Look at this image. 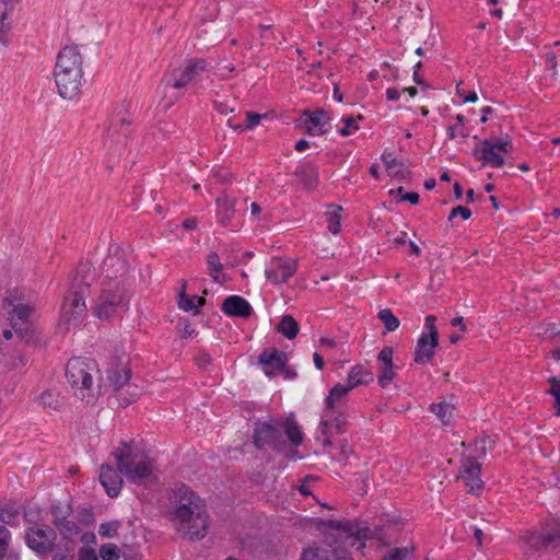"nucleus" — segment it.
<instances>
[{"label": "nucleus", "mask_w": 560, "mask_h": 560, "mask_svg": "<svg viewBox=\"0 0 560 560\" xmlns=\"http://www.w3.org/2000/svg\"><path fill=\"white\" fill-rule=\"evenodd\" d=\"M100 293L92 305V313L98 319L119 316L129 307V295L125 284L128 265L119 254L108 255L103 260Z\"/></svg>", "instance_id": "obj_1"}, {"label": "nucleus", "mask_w": 560, "mask_h": 560, "mask_svg": "<svg viewBox=\"0 0 560 560\" xmlns=\"http://www.w3.org/2000/svg\"><path fill=\"white\" fill-rule=\"evenodd\" d=\"M172 503L177 530L188 539L205 537L209 522L202 500L186 486H180L173 491Z\"/></svg>", "instance_id": "obj_2"}, {"label": "nucleus", "mask_w": 560, "mask_h": 560, "mask_svg": "<svg viewBox=\"0 0 560 560\" xmlns=\"http://www.w3.org/2000/svg\"><path fill=\"white\" fill-rule=\"evenodd\" d=\"M54 79L58 94L65 100L75 98L83 84V57L77 46H66L57 55Z\"/></svg>", "instance_id": "obj_3"}, {"label": "nucleus", "mask_w": 560, "mask_h": 560, "mask_svg": "<svg viewBox=\"0 0 560 560\" xmlns=\"http://www.w3.org/2000/svg\"><path fill=\"white\" fill-rule=\"evenodd\" d=\"M120 474L132 483L143 485L154 478V460L141 453L133 444L125 442L113 452Z\"/></svg>", "instance_id": "obj_4"}, {"label": "nucleus", "mask_w": 560, "mask_h": 560, "mask_svg": "<svg viewBox=\"0 0 560 560\" xmlns=\"http://www.w3.org/2000/svg\"><path fill=\"white\" fill-rule=\"evenodd\" d=\"M98 372L97 364L90 358H72L66 366V377L77 398L93 404L100 395V386L94 385L93 376Z\"/></svg>", "instance_id": "obj_5"}, {"label": "nucleus", "mask_w": 560, "mask_h": 560, "mask_svg": "<svg viewBox=\"0 0 560 560\" xmlns=\"http://www.w3.org/2000/svg\"><path fill=\"white\" fill-rule=\"evenodd\" d=\"M89 269L90 268L84 265L75 271L71 281L70 290L62 303V317L68 323H73L74 325L82 322L88 312L85 296L90 292V284L92 280V276L86 273Z\"/></svg>", "instance_id": "obj_6"}, {"label": "nucleus", "mask_w": 560, "mask_h": 560, "mask_svg": "<svg viewBox=\"0 0 560 560\" xmlns=\"http://www.w3.org/2000/svg\"><path fill=\"white\" fill-rule=\"evenodd\" d=\"M491 441L489 438L481 439L475 443V454L462 458L459 478L464 481L467 491L478 494L483 488V481L480 477L481 457L487 453V446Z\"/></svg>", "instance_id": "obj_7"}, {"label": "nucleus", "mask_w": 560, "mask_h": 560, "mask_svg": "<svg viewBox=\"0 0 560 560\" xmlns=\"http://www.w3.org/2000/svg\"><path fill=\"white\" fill-rule=\"evenodd\" d=\"M316 528L323 534H328L331 530L345 534V538L349 540L348 545L355 547L359 551L364 549L365 540L371 538L369 527L350 521L322 520L317 522Z\"/></svg>", "instance_id": "obj_8"}, {"label": "nucleus", "mask_w": 560, "mask_h": 560, "mask_svg": "<svg viewBox=\"0 0 560 560\" xmlns=\"http://www.w3.org/2000/svg\"><path fill=\"white\" fill-rule=\"evenodd\" d=\"M513 151V145L510 139L506 137L498 141L491 139H485L480 147L472 150V154L479 161H482L485 165L491 167H502L505 163L503 154H510Z\"/></svg>", "instance_id": "obj_9"}, {"label": "nucleus", "mask_w": 560, "mask_h": 560, "mask_svg": "<svg viewBox=\"0 0 560 560\" xmlns=\"http://www.w3.org/2000/svg\"><path fill=\"white\" fill-rule=\"evenodd\" d=\"M253 439L255 446L259 450L265 446H270L273 450H280L282 446L280 424L275 420L269 422H257Z\"/></svg>", "instance_id": "obj_10"}, {"label": "nucleus", "mask_w": 560, "mask_h": 560, "mask_svg": "<svg viewBox=\"0 0 560 560\" xmlns=\"http://www.w3.org/2000/svg\"><path fill=\"white\" fill-rule=\"evenodd\" d=\"M298 266V259L275 257L268 264L265 275L270 282L282 284L296 272Z\"/></svg>", "instance_id": "obj_11"}, {"label": "nucleus", "mask_w": 560, "mask_h": 560, "mask_svg": "<svg viewBox=\"0 0 560 560\" xmlns=\"http://www.w3.org/2000/svg\"><path fill=\"white\" fill-rule=\"evenodd\" d=\"M206 66L207 63L202 59L190 60L184 69L174 71L172 74L173 78L164 82V91H168L171 89H182L186 86L188 83L196 80V78L206 70Z\"/></svg>", "instance_id": "obj_12"}, {"label": "nucleus", "mask_w": 560, "mask_h": 560, "mask_svg": "<svg viewBox=\"0 0 560 560\" xmlns=\"http://www.w3.org/2000/svg\"><path fill=\"white\" fill-rule=\"evenodd\" d=\"M300 560H352L343 550L328 544L313 542L302 549Z\"/></svg>", "instance_id": "obj_13"}, {"label": "nucleus", "mask_w": 560, "mask_h": 560, "mask_svg": "<svg viewBox=\"0 0 560 560\" xmlns=\"http://www.w3.org/2000/svg\"><path fill=\"white\" fill-rule=\"evenodd\" d=\"M56 535L50 528L32 527L26 532V545L38 555H46L52 550Z\"/></svg>", "instance_id": "obj_14"}, {"label": "nucleus", "mask_w": 560, "mask_h": 560, "mask_svg": "<svg viewBox=\"0 0 560 560\" xmlns=\"http://www.w3.org/2000/svg\"><path fill=\"white\" fill-rule=\"evenodd\" d=\"M34 311V306L28 304H16L11 311H8L12 328L22 338H27L32 335L30 318Z\"/></svg>", "instance_id": "obj_15"}, {"label": "nucleus", "mask_w": 560, "mask_h": 560, "mask_svg": "<svg viewBox=\"0 0 560 560\" xmlns=\"http://www.w3.org/2000/svg\"><path fill=\"white\" fill-rule=\"evenodd\" d=\"M288 361L287 353L276 348L264 350L258 357V363L268 377L275 376Z\"/></svg>", "instance_id": "obj_16"}, {"label": "nucleus", "mask_w": 560, "mask_h": 560, "mask_svg": "<svg viewBox=\"0 0 560 560\" xmlns=\"http://www.w3.org/2000/svg\"><path fill=\"white\" fill-rule=\"evenodd\" d=\"M305 131L313 137L323 136L330 128V118L324 110L305 112L303 119Z\"/></svg>", "instance_id": "obj_17"}, {"label": "nucleus", "mask_w": 560, "mask_h": 560, "mask_svg": "<svg viewBox=\"0 0 560 560\" xmlns=\"http://www.w3.org/2000/svg\"><path fill=\"white\" fill-rule=\"evenodd\" d=\"M131 377V369L129 362L122 358H116L110 362L107 371V380L109 385L115 389L125 386Z\"/></svg>", "instance_id": "obj_18"}, {"label": "nucleus", "mask_w": 560, "mask_h": 560, "mask_svg": "<svg viewBox=\"0 0 560 560\" xmlns=\"http://www.w3.org/2000/svg\"><path fill=\"white\" fill-rule=\"evenodd\" d=\"M393 353L392 347H384L377 355V360L381 364V373L377 382L382 388L387 387L395 378L394 365H393Z\"/></svg>", "instance_id": "obj_19"}, {"label": "nucleus", "mask_w": 560, "mask_h": 560, "mask_svg": "<svg viewBox=\"0 0 560 560\" xmlns=\"http://www.w3.org/2000/svg\"><path fill=\"white\" fill-rule=\"evenodd\" d=\"M119 472L109 465L103 464L101 466L100 481L106 493L112 498L117 497L121 490L122 479Z\"/></svg>", "instance_id": "obj_20"}, {"label": "nucleus", "mask_w": 560, "mask_h": 560, "mask_svg": "<svg viewBox=\"0 0 560 560\" xmlns=\"http://www.w3.org/2000/svg\"><path fill=\"white\" fill-rule=\"evenodd\" d=\"M438 346V338L428 337L425 332H422L419 339L417 340L413 358L415 362L417 364L428 363L434 357Z\"/></svg>", "instance_id": "obj_21"}, {"label": "nucleus", "mask_w": 560, "mask_h": 560, "mask_svg": "<svg viewBox=\"0 0 560 560\" xmlns=\"http://www.w3.org/2000/svg\"><path fill=\"white\" fill-rule=\"evenodd\" d=\"M222 311L230 316L247 317L253 308L244 298L230 295L223 301Z\"/></svg>", "instance_id": "obj_22"}, {"label": "nucleus", "mask_w": 560, "mask_h": 560, "mask_svg": "<svg viewBox=\"0 0 560 560\" xmlns=\"http://www.w3.org/2000/svg\"><path fill=\"white\" fill-rule=\"evenodd\" d=\"M351 389L345 384L335 385L325 399V417L334 416L341 408L340 402Z\"/></svg>", "instance_id": "obj_23"}, {"label": "nucleus", "mask_w": 560, "mask_h": 560, "mask_svg": "<svg viewBox=\"0 0 560 560\" xmlns=\"http://www.w3.org/2000/svg\"><path fill=\"white\" fill-rule=\"evenodd\" d=\"M20 0H0V42L7 44L8 33L11 30L9 14Z\"/></svg>", "instance_id": "obj_24"}, {"label": "nucleus", "mask_w": 560, "mask_h": 560, "mask_svg": "<svg viewBox=\"0 0 560 560\" xmlns=\"http://www.w3.org/2000/svg\"><path fill=\"white\" fill-rule=\"evenodd\" d=\"M215 203L218 222L222 225H226L235 213V199L222 195L217 198Z\"/></svg>", "instance_id": "obj_25"}, {"label": "nucleus", "mask_w": 560, "mask_h": 560, "mask_svg": "<svg viewBox=\"0 0 560 560\" xmlns=\"http://www.w3.org/2000/svg\"><path fill=\"white\" fill-rule=\"evenodd\" d=\"M129 124L130 122L126 119H118L110 122L107 137L110 138L112 142H114L117 147L125 145L128 136L127 127Z\"/></svg>", "instance_id": "obj_26"}, {"label": "nucleus", "mask_w": 560, "mask_h": 560, "mask_svg": "<svg viewBox=\"0 0 560 560\" xmlns=\"http://www.w3.org/2000/svg\"><path fill=\"white\" fill-rule=\"evenodd\" d=\"M373 381V374L363 369L361 365L353 366L347 377V383L345 384L351 390L360 385L369 384Z\"/></svg>", "instance_id": "obj_27"}, {"label": "nucleus", "mask_w": 560, "mask_h": 560, "mask_svg": "<svg viewBox=\"0 0 560 560\" xmlns=\"http://www.w3.org/2000/svg\"><path fill=\"white\" fill-rule=\"evenodd\" d=\"M346 423L347 415L343 412L341 408H339L338 411L334 413V416L325 417L324 413L323 419L319 422V427L324 434H326L330 425L335 427L337 433H340L343 431Z\"/></svg>", "instance_id": "obj_28"}, {"label": "nucleus", "mask_w": 560, "mask_h": 560, "mask_svg": "<svg viewBox=\"0 0 560 560\" xmlns=\"http://www.w3.org/2000/svg\"><path fill=\"white\" fill-rule=\"evenodd\" d=\"M283 428L292 445L299 446L303 443L304 434L301 431L293 413L285 419Z\"/></svg>", "instance_id": "obj_29"}, {"label": "nucleus", "mask_w": 560, "mask_h": 560, "mask_svg": "<svg viewBox=\"0 0 560 560\" xmlns=\"http://www.w3.org/2000/svg\"><path fill=\"white\" fill-rule=\"evenodd\" d=\"M37 400L40 406L52 411H60L65 406L63 398L54 390L43 392Z\"/></svg>", "instance_id": "obj_30"}, {"label": "nucleus", "mask_w": 560, "mask_h": 560, "mask_svg": "<svg viewBox=\"0 0 560 560\" xmlns=\"http://www.w3.org/2000/svg\"><path fill=\"white\" fill-rule=\"evenodd\" d=\"M205 302V299L201 296H188L185 294H180L178 300V307L185 312H194V314H198Z\"/></svg>", "instance_id": "obj_31"}, {"label": "nucleus", "mask_w": 560, "mask_h": 560, "mask_svg": "<svg viewBox=\"0 0 560 560\" xmlns=\"http://www.w3.org/2000/svg\"><path fill=\"white\" fill-rule=\"evenodd\" d=\"M296 175L301 178L307 189H313L317 185L318 173L316 167L312 164L302 166L296 171Z\"/></svg>", "instance_id": "obj_32"}, {"label": "nucleus", "mask_w": 560, "mask_h": 560, "mask_svg": "<svg viewBox=\"0 0 560 560\" xmlns=\"http://www.w3.org/2000/svg\"><path fill=\"white\" fill-rule=\"evenodd\" d=\"M278 331L288 339H293L299 332V324L291 315H284L279 325Z\"/></svg>", "instance_id": "obj_33"}, {"label": "nucleus", "mask_w": 560, "mask_h": 560, "mask_svg": "<svg viewBox=\"0 0 560 560\" xmlns=\"http://www.w3.org/2000/svg\"><path fill=\"white\" fill-rule=\"evenodd\" d=\"M430 408L431 411L442 421L443 424L450 423L454 413L453 405L446 401H441L439 404H432Z\"/></svg>", "instance_id": "obj_34"}, {"label": "nucleus", "mask_w": 560, "mask_h": 560, "mask_svg": "<svg viewBox=\"0 0 560 560\" xmlns=\"http://www.w3.org/2000/svg\"><path fill=\"white\" fill-rule=\"evenodd\" d=\"M378 319L384 324L385 330L383 334L395 331L399 327V319L388 308L381 310L377 315Z\"/></svg>", "instance_id": "obj_35"}, {"label": "nucleus", "mask_w": 560, "mask_h": 560, "mask_svg": "<svg viewBox=\"0 0 560 560\" xmlns=\"http://www.w3.org/2000/svg\"><path fill=\"white\" fill-rule=\"evenodd\" d=\"M207 265L209 270V276L214 280L219 281V276L223 270V265L221 264L220 257L217 252H210L207 256Z\"/></svg>", "instance_id": "obj_36"}, {"label": "nucleus", "mask_w": 560, "mask_h": 560, "mask_svg": "<svg viewBox=\"0 0 560 560\" xmlns=\"http://www.w3.org/2000/svg\"><path fill=\"white\" fill-rule=\"evenodd\" d=\"M415 547L407 546L402 548H394L382 560H412Z\"/></svg>", "instance_id": "obj_37"}, {"label": "nucleus", "mask_w": 560, "mask_h": 560, "mask_svg": "<svg viewBox=\"0 0 560 560\" xmlns=\"http://www.w3.org/2000/svg\"><path fill=\"white\" fill-rule=\"evenodd\" d=\"M56 527L59 530V533L61 534V536L65 539H69V540H71L73 537L78 536L80 533L79 525L74 521H71L69 518H67L62 523L58 524Z\"/></svg>", "instance_id": "obj_38"}, {"label": "nucleus", "mask_w": 560, "mask_h": 560, "mask_svg": "<svg viewBox=\"0 0 560 560\" xmlns=\"http://www.w3.org/2000/svg\"><path fill=\"white\" fill-rule=\"evenodd\" d=\"M552 541L551 537H540L536 535H530L527 537L526 546L524 547V555L527 558H530L534 555L533 549L538 546H546Z\"/></svg>", "instance_id": "obj_39"}, {"label": "nucleus", "mask_w": 560, "mask_h": 560, "mask_svg": "<svg viewBox=\"0 0 560 560\" xmlns=\"http://www.w3.org/2000/svg\"><path fill=\"white\" fill-rule=\"evenodd\" d=\"M98 555L102 560H119L121 551L115 544L108 542L100 547Z\"/></svg>", "instance_id": "obj_40"}, {"label": "nucleus", "mask_w": 560, "mask_h": 560, "mask_svg": "<svg viewBox=\"0 0 560 560\" xmlns=\"http://www.w3.org/2000/svg\"><path fill=\"white\" fill-rule=\"evenodd\" d=\"M24 299L23 291L19 289L9 290L3 299V308L8 312L11 311L16 304H22Z\"/></svg>", "instance_id": "obj_41"}, {"label": "nucleus", "mask_w": 560, "mask_h": 560, "mask_svg": "<svg viewBox=\"0 0 560 560\" xmlns=\"http://www.w3.org/2000/svg\"><path fill=\"white\" fill-rule=\"evenodd\" d=\"M330 208H332L334 211H328L326 213L328 221V230L332 234H338L341 229V218L338 214V211L341 210V207L330 206Z\"/></svg>", "instance_id": "obj_42"}, {"label": "nucleus", "mask_w": 560, "mask_h": 560, "mask_svg": "<svg viewBox=\"0 0 560 560\" xmlns=\"http://www.w3.org/2000/svg\"><path fill=\"white\" fill-rule=\"evenodd\" d=\"M551 387L548 393L555 397V415L560 417V375L549 380Z\"/></svg>", "instance_id": "obj_43"}, {"label": "nucleus", "mask_w": 560, "mask_h": 560, "mask_svg": "<svg viewBox=\"0 0 560 560\" xmlns=\"http://www.w3.org/2000/svg\"><path fill=\"white\" fill-rule=\"evenodd\" d=\"M120 523L118 521H112L102 523L98 528V534L103 538H113L118 535Z\"/></svg>", "instance_id": "obj_44"}, {"label": "nucleus", "mask_w": 560, "mask_h": 560, "mask_svg": "<svg viewBox=\"0 0 560 560\" xmlns=\"http://www.w3.org/2000/svg\"><path fill=\"white\" fill-rule=\"evenodd\" d=\"M51 515H52V524L57 526L58 524L66 521L70 515V506L69 505H52L51 506Z\"/></svg>", "instance_id": "obj_45"}, {"label": "nucleus", "mask_w": 560, "mask_h": 560, "mask_svg": "<svg viewBox=\"0 0 560 560\" xmlns=\"http://www.w3.org/2000/svg\"><path fill=\"white\" fill-rule=\"evenodd\" d=\"M267 115H259V114H256V113H253V112H247L246 113V119H245V124L243 126H232L235 130H248V129H253L255 128L256 126L259 125L260 120L262 118H266Z\"/></svg>", "instance_id": "obj_46"}, {"label": "nucleus", "mask_w": 560, "mask_h": 560, "mask_svg": "<svg viewBox=\"0 0 560 560\" xmlns=\"http://www.w3.org/2000/svg\"><path fill=\"white\" fill-rule=\"evenodd\" d=\"M345 126L339 129V133L341 136L352 135L354 131L359 129L357 120L353 117H347L343 119Z\"/></svg>", "instance_id": "obj_47"}, {"label": "nucleus", "mask_w": 560, "mask_h": 560, "mask_svg": "<svg viewBox=\"0 0 560 560\" xmlns=\"http://www.w3.org/2000/svg\"><path fill=\"white\" fill-rule=\"evenodd\" d=\"M436 317L434 315H428L424 319L425 328L428 329L427 336L439 339V331L435 326Z\"/></svg>", "instance_id": "obj_48"}, {"label": "nucleus", "mask_w": 560, "mask_h": 560, "mask_svg": "<svg viewBox=\"0 0 560 560\" xmlns=\"http://www.w3.org/2000/svg\"><path fill=\"white\" fill-rule=\"evenodd\" d=\"M457 215L462 217L463 220H468L471 217V211L467 207L457 206L452 209L448 221H452Z\"/></svg>", "instance_id": "obj_49"}, {"label": "nucleus", "mask_w": 560, "mask_h": 560, "mask_svg": "<svg viewBox=\"0 0 560 560\" xmlns=\"http://www.w3.org/2000/svg\"><path fill=\"white\" fill-rule=\"evenodd\" d=\"M18 516V512L14 509L1 508L0 509V521L5 524H11Z\"/></svg>", "instance_id": "obj_50"}, {"label": "nucleus", "mask_w": 560, "mask_h": 560, "mask_svg": "<svg viewBox=\"0 0 560 560\" xmlns=\"http://www.w3.org/2000/svg\"><path fill=\"white\" fill-rule=\"evenodd\" d=\"M466 124V117L462 114L456 115L455 117V125L458 126V135L462 138H467L469 136L468 129L465 127Z\"/></svg>", "instance_id": "obj_51"}, {"label": "nucleus", "mask_w": 560, "mask_h": 560, "mask_svg": "<svg viewBox=\"0 0 560 560\" xmlns=\"http://www.w3.org/2000/svg\"><path fill=\"white\" fill-rule=\"evenodd\" d=\"M546 65L549 67V69L552 72V77L558 75V63H557V57L555 52H547L546 54Z\"/></svg>", "instance_id": "obj_52"}, {"label": "nucleus", "mask_w": 560, "mask_h": 560, "mask_svg": "<svg viewBox=\"0 0 560 560\" xmlns=\"http://www.w3.org/2000/svg\"><path fill=\"white\" fill-rule=\"evenodd\" d=\"M456 93L458 96L463 97L464 102H466V103H475L478 100L476 92L472 91L469 93H465L463 90L459 89L458 85L456 89Z\"/></svg>", "instance_id": "obj_53"}, {"label": "nucleus", "mask_w": 560, "mask_h": 560, "mask_svg": "<svg viewBox=\"0 0 560 560\" xmlns=\"http://www.w3.org/2000/svg\"><path fill=\"white\" fill-rule=\"evenodd\" d=\"M401 164L398 163L395 159L386 162V170L390 175H396L400 172Z\"/></svg>", "instance_id": "obj_54"}, {"label": "nucleus", "mask_w": 560, "mask_h": 560, "mask_svg": "<svg viewBox=\"0 0 560 560\" xmlns=\"http://www.w3.org/2000/svg\"><path fill=\"white\" fill-rule=\"evenodd\" d=\"M79 560H97V557L92 549H81L79 552Z\"/></svg>", "instance_id": "obj_55"}, {"label": "nucleus", "mask_w": 560, "mask_h": 560, "mask_svg": "<svg viewBox=\"0 0 560 560\" xmlns=\"http://www.w3.org/2000/svg\"><path fill=\"white\" fill-rule=\"evenodd\" d=\"M400 201H408L411 205H418L419 202V194L415 191H410L401 196Z\"/></svg>", "instance_id": "obj_56"}, {"label": "nucleus", "mask_w": 560, "mask_h": 560, "mask_svg": "<svg viewBox=\"0 0 560 560\" xmlns=\"http://www.w3.org/2000/svg\"><path fill=\"white\" fill-rule=\"evenodd\" d=\"M198 221L195 218L184 220L183 228L188 231H192L197 228Z\"/></svg>", "instance_id": "obj_57"}, {"label": "nucleus", "mask_w": 560, "mask_h": 560, "mask_svg": "<svg viewBox=\"0 0 560 560\" xmlns=\"http://www.w3.org/2000/svg\"><path fill=\"white\" fill-rule=\"evenodd\" d=\"M386 97L388 101H397L400 97V92L395 88H389L386 91Z\"/></svg>", "instance_id": "obj_58"}, {"label": "nucleus", "mask_w": 560, "mask_h": 560, "mask_svg": "<svg viewBox=\"0 0 560 560\" xmlns=\"http://www.w3.org/2000/svg\"><path fill=\"white\" fill-rule=\"evenodd\" d=\"M452 326L458 327L460 330H466V325L464 323V318L462 316L454 317L451 320Z\"/></svg>", "instance_id": "obj_59"}, {"label": "nucleus", "mask_w": 560, "mask_h": 560, "mask_svg": "<svg viewBox=\"0 0 560 560\" xmlns=\"http://www.w3.org/2000/svg\"><path fill=\"white\" fill-rule=\"evenodd\" d=\"M446 132H447L448 138H451V139H456L457 137H460L458 135V126L455 124L448 126Z\"/></svg>", "instance_id": "obj_60"}, {"label": "nucleus", "mask_w": 560, "mask_h": 560, "mask_svg": "<svg viewBox=\"0 0 560 560\" xmlns=\"http://www.w3.org/2000/svg\"><path fill=\"white\" fill-rule=\"evenodd\" d=\"M313 360H314V364H315V366H316L318 370H323V369H324L325 362H324L323 357H322L319 353L315 352V353L313 354Z\"/></svg>", "instance_id": "obj_61"}, {"label": "nucleus", "mask_w": 560, "mask_h": 560, "mask_svg": "<svg viewBox=\"0 0 560 560\" xmlns=\"http://www.w3.org/2000/svg\"><path fill=\"white\" fill-rule=\"evenodd\" d=\"M280 371H282L287 380H292L296 376V372L290 366L284 365L283 369H281Z\"/></svg>", "instance_id": "obj_62"}, {"label": "nucleus", "mask_w": 560, "mask_h": 560, "mask_svg": "<svg viewBox=\"0 0 560 560\" xmlns=\"http://www.w3.org/2000/svg\"><path fill=\"white\" fill-rule=\"evenodd\" d=\"M481 112L482 116L480 118V122L485 124L488 121V115H490L493 112V109L490 106H486L481 109Z\"/></svg>", "instance_id": "obj_63"}, {"label": "nucleus", "mask_w": 560, "mask_h": 560, "mask_svg": "<svg viewBox=\"0 0 560 560\" xmlns=\"http://www.w3.org/2000/svg\"><path fill=\"white\" fill-rule=\"evenodd\" d=\"M310 147V143L308 141L302 139V140H299L296 143H295V150L299 151V152H302L304 151L305 149H307Z\"/></svg>", "instance_id": "obj_64"}]
</instances>
